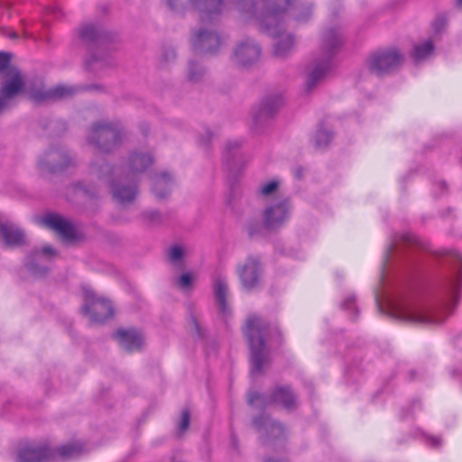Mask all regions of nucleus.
Returning <instances> with one entry per match:
<instances>
[{
	"instance_id": "1",
	"label": "nucleus",
	"mask_w": 462,
	"mask_h": 462,
	"mask_svg": "<svg viewBox=\"0 0 462 462\" xmlns=\"http://www.w3.org/2000/svg\"><path fill=\"white\" fill-rule=\"evenodd\" d=\"M268 328L269 325L256 315L248 316L243 328L251 349L250 364L253 374L261 373L265 362L263 337Z\"/></svg>"
},
{
	"instance_id": "2",
	"label": "nucleus",
	"mask_w": 462,
	"mask_h": 462,
	"mask_svg": "<svg viewBox=\"0 0 462 462\" xmlns=\"http://www.w3.org/2000/svg\"><path fill=\"white\" fill-rule=\"evenodd\" d=\"M401 320L420 327H431L444 320V317L435 310L424 305H408L402 307L396 312Z\"/></svg>"
},
{
	"instance_id": "3",
	"label": "nucleus",
	"mask_w": 462,
	"mask_h": 462,
	"mask_svg": "<svg viewBox=\"0 0 462 462\" xmlns=\"http://www.w3.org/2000/svg\"><path fill=\"white\" fill-rule=\"evenodd\" d=\"M82 311L88 316L93 323H103L114 315V308L110 300L98 298L92 291L85 292V305Z\"/></svg>"
},
{
	"instance_id": "4",
	"label": "nucleus",
	"mask_w": 462,
	"mask_h": 462,
	"mask_svg": "<svg viewBox=\"0 0 462 462\" xmlns=\"http://www.w3.org/2000/svg\"><path fill=\"white\" fill-rule=\"evenodd\" d=\"M402 61V56L394 48L379 50L374 52L367 61L369 70L378 76L388 73Z\"/></svg>"
},
{
	"instance_id": "5",
	"label": "nucleus",
	"mask_w": 462,
	"mask_h": 462,
	"mask_svg": "<svg viewBox=\"0 0 462 462\" xmlns=\"http://www.w3.org/2000/svg\"><path fill=\"white\" fill-rule=\"evenodd\" d=\"M119 137V130L109 124L98 123L93 125L91 142H95L101 152H110Z\"/></svg>"
},
{
	"instance_id": "6",
	"label": "nucleus",
	"mask_w": 462,
	"mask_h": 462,
	"mask_svg": "<svg viewBox=\"0 0 462 462\" xmlns=\"http://www.w3.org/2000/svg\"><path fill=\"white\" fill-rule=\"evenodd\" d=\"M42 225L55 231L63 240L71 241L76 237L75 227L60 215L49 214L41 219Z\"/></svg>"
},
{
	"instance_id": "7",
	"label": "nucleus",
	"mask_w": 462,
	"mask_h": 462,
	"mask_svg": "<svg viewBox=\"0 0 462 462\" xmlns=\"http://www.w3.org/2000/svg\"><path fill=\"white\" fill-rule=\"evenodd\" d=\"M237 273L245 290L255 288L260 281V264L257 259L249 257L237 268Z\"/></svg>"
},
{
	"instance_id": "8",
	"label": "nucleus",
	"mask_w": 462,
	"mask_h": 462,
	"mask_svg": "<svg viewBox=\"0 0 462 462\" xmlns=\"http://www.w3.org/2000/svg\"><path fill=\"white\" fill-rule=\"evenodd\" d=\"M12 80H8L0 88V112L7 106L9 100L23 91L24 79L15 69L10 70Z\"/></svg>"
},
{
	"instance_id": "9",
	"label": "nucleus",
	"mask_w": 462,
	"mask_h": 462,
	"mask_svg": "<svg viewBox=\"0 0 462 462\" xmlns=\"http://www.w3.org/2000/svg\"><path fill=\"white\" fill-rule=\"evenodd\" d=\"M77 89L74 87L66 85H58L48 91L32 88L29 91V98L36 103H40L47 100L66 98L74 95Z\"/></svg>"
},
{
	"instance_id": "10",
	"label": "nucleus",
	"mask_w": 462,
	"mask_h": 462,
	"mask_svg": "<svg viewBox=\"0 0 462 462\" xmlns=\"http://www.w3.org/2000/svg\"><path fill=\"white\" fill-rule=\"evenodd\" d=\"M289 206L286 202L279 203L265 209L263 225L267 229H276L282 226L289 218Z\"/></svg>"
},
{
	"instance_id": "11",
	"label": "nucleus",
	"mask_w": 462,
	"mask_h": 462,
	"mask_svg": "<svg viewBox=\"0 0 462 462\" xmlns=\"http://www.w3.org/2000/svg\"><path fill=\"white\" fill-rule=\"evenodd\" d=\"M52 451L45 447H25L19 450L16 462H51Z\"/></svg>"
},
{
	"instance_id": "12",
	"label": "nucleus",
	"mask_w": 462,
	"mask_h": 462,
	"mask_svg": "<svg viewBox=\"0 0 462 462\" xmlns=\"http://www.w3.org/2000/svg\"><path fill=\"white\" fill-rule=\"evenodd\" d=\"M195 49L204 52H214L220 45V38L214 32L200 30L193 38Z\"/></svg>"
},
{
	"instance_id": "13",
	"label": "nucleus",
	"mask_w": 462,
	"mask_h": 462,
	"mask_svg": "<svg viewBox=\"0 0 462 462\" xmlns=\"http://www.w3.org/2000/svg\"><path fill=\"white\" fill-rule=\"evenodd\" d=\"M0 233L5 245L7 247L21 246L26 242L24 232L14 224L1 225Z\"/></svg>"
},
{
	"instance_id": "14",
	"label": "nucleus",
	"mask_w": 462,
	"mask_h": 462,
	"mask_svg": "<svg viewBox=\"0 0 462 462\" xmlns=\"http://www.w3.org/2000/svg\"><path fill=\"white\" fill-rule=\"evenodd\" d=\"M115 337L128 352L139 350L143 342L142 335L134 329L120 328Z\"/></svg>"
},
{
	"instance_id": "15",
	"label": "nucleus",
	"mask_w": 462,
	"mask_h": 462,
	"mask_svg": "<svg viewBox=\"0 0 462 462\" xmlns=\"http://www.w3.org/2000/svg\"><path fill=\"white\" fill-rule=\"evenodd\" d=\"M237 61L247 66L256 61L260 57V49L256 44L248 41L239 44L235 51Z\"/></svg>"
},
{
	"instance_id": "16",
	"label": "nucleus",
	"mask_w": 462,
	"mask_h": 462,
	"mask_svg": "<svg viewBox=\"0 0 462 462\" xmlns=\"http://www.w3.org/2000/svg\"><path fill=\"white\" fill-rule=\"evenodd\" d=\"M214 294L217 300V303L218 305V308L222 313H226L228 310L227 306V292H228V286L226 280L222 277H217L214 281Z\"/></svg>"
},
{
	"instance_id": "17",
	"label": "nucleus",
	"mask_w": 462,
	"mask_h": 462,
	"mask_svg": "<svg viewBox=\"0 0 462 462\" xmlns=\"http://www.w3.org/2000/svg\"><path fill=\"white\" fill-rule=\"evenodd\" d=\"M83 451V448L80 444H69L60 447L56 452L52 451L53 457L51 459L55 461L57 457L60 460H68L79 457Z\"/></svg>"
},
{
	"instance_id": "18",
	"label": "nucleus",
	"mask_w": 462,
	"mask_h": 462,
	"mask_svg": "<svg viewBox=\"0 0 462 462\" xmlns=\"http://www.w3.org/2000/svg\"><path fill=\"white\" fill-rule=\"evenodd\" d=\"M153 162L152 158L148 154H137L131 155L129 159V166L133 172H142L151 166Z\"/></svg>"
},
{
	"instance_id": "19",
	"label": "nucleus",
	"mask_w": 462,
	"mask_h": 462,
	"mask_svg": "<svg viewBox=\"0 0 462 462\" xmlns=\"http://www.w3.org/2000/svg\"><path fill=\"white\" fill-rule=\"evenodd\" d=\"M210 5L205 6L203 10L199 12V19L201 23H206L216 21L222 10L223 2H208Z\"/></svg>"
},
{
	"instance_id": "20",
	"label": "nucleus",
	"mask_w": 462,
	"mask_h": 462,
	"mask_svg": "<svg viewBox=\"0 0 462 462\" xmlns=\"http://www.w3.org/2000/svg\"><path fill=\"white\" fill-rule=\"evenodd\" d=\"M330 64L326 61L313 69L307 80V87L311 89L315 84L321 80L329 71Z\"/></svg>"
},
{
	"instance_id": "21",
	"label": "nucleus",
	"mask_w": 462,
	"mask_h": 462,
	"mask_svg": "<svg viewBox=\"0 0 462 462\" xmlns=\"http://www.w3.org/2000/svg\"><path fill=\"white\" fill-rule=\"evenodd\" d=\"M273 401L276 402H281L287 409L292 408L295 403L293 393L289 388L285 387L277 388L274 391Z\"/></svg>"
},
{
	"instance_id": "22",
	"label": "nucleus",
	"mask_w": 462,
	"mask_h": 462,
	"mask_svg": "<svg viewBox=\"0 0 462 462\" xmlns=\"http://www.w3.org/2000/svg\"><path fill=\"white\" fill-rule=\"evenodd\" d=\"M136 196L134 187H115L113 189V197L121 204L131 202Z\"/></svg>"
},
{
	"instance_id": "23",
	"label": "nucleus",
	"mask_w": 462,
	"mask_h": 462,
	"mask_svg": "<svg viewBox=\"0 0 462 462\" xmlns=\"http://www.w3.org/2000/svg\"><path fill=\"white\" fill-rule=\"evenodd\" d=\"M434 51V45L431 41H427L422 44L414 46L412 57L419 61L428 58Z\"/></svg>"
},
{
	"instance_id": "24",
	"label": "nucleus",
	"mask_w": 462,
	"mask_h": 462,
	"mask_svg": "<svg viewBox=\"0 0 462 462\" xmlns=\"http://www.w3.org/2000/svg\"><path fill=\"white\" fill-rule=\"evenodd\" d=\"M293 44V37L290 34L286 35L276 43L274 48L275 55L280 57L286 55L292 48Z\"/></svg>"
},
{
	"instance_id": "25",
	"label": "nucleus",
	"mask_w": 462,
	"mask_h": 462,
	"mask_svg": "<svg viewBox=\"0 0 462 462\" xmlns=\"http://www.w3.org/2000/svg\"><path fill=\"white\" fill-rule=\"evenodd\" d=\"M10 55L6 52H0V73H5L7 77L10 78L9 80H12V75L10 74V70L15 69L19 73L20 71L14 68L10 67Z\"/></svg>"
},
{
	"instance_id": "26",
	"label": "nucleus",
	"mask_w": 462,
	"mask_h": 462,
	"mask_svg": "<svg viewBox=\"0 0 462 462\" xmlns=\"http://www.w3.org/2000/svg\"><path fill=\"white\" fill-rule=\"evenodd\" d=\"M339 44L340 41L334 32L331 31L325 34V46L329 52L336 49Z\"/></svg>"
},
{
	"instance_id": "27",
	"label": "nucleus",
	"mask_w": 462,
	"mask_h": 462,
	"mask_svg": "<svg viewBox=\"0 0 462 462\" xmlns=\"http://www.w3.org/2000/svg\"><path fill=\"white\" fill-rule=\"evenodd\" d=\"M80 36L83 40L92 41L97 36V30L95 26L88 24L84 26L80 31Z\"/></svg>"
},
{
	"instance_id": "28",
	"label": "nucleus",
	"mask_w": 462,
	"mask_h": 462,
	"mask_svg": "<svg viewBox=\"0 0 462 462\" xmlns=\"http://www.w3.org/2000/svg\"><path fill=\"white\" fill-rule=\"evenodd\" d=\"M183 249L180 245H174L169 250V257L171 262H178L183 256Z\"/></svg>"
},
{
	"instance_id": "29",
	"label": "nucleus",
	"mask_w": 462,
	"mask_h": 462,
	"mask_svg": "<svg viewBox=\"0 0 462 462\" xmlns=\"http://www.w3.org/2000/svg\"><path fill=\"white\" fill-rule=\"evenodd\" d=\"M189 426V412L188 410H184L181 413V419L179 424V430L180 432H184Z\"/></svg>"
},
{
	"instance_id": "30",
	"label": "nucleus",
	"mask_w": 462,
	"mask_h": 462,
	"mask_svg": "<svg viewBox=\"0 0 462 462\" xmlns=\"http://www.w3.org/2000/svg\"><path fill=\"white\" fill-rule=\"evenodd\" d=\"M278 189V182L275 180H272L268 183L263 185L261 189V192L263 195L268 196L274 192Z\"/></svg>"
},
{
	"instance_id": "31",
	"label": "nucleus",
	"mask_w": 462,
	"mask_h": 462,
	"mask_svg": "<svg viewBox=\"0 0 462 462\" xmlns=\"http://www.w3.org/2000/svg\"><path fill=\"white\" fill-rule=\"evenodd\" d=\"M192 282V276L189 273H183L178 280L179 287L182 289L189 288Z\"/></svg>"
},
{
	"instance_id": "32",
	"label": "nucleus",
	"mask_w": 462,
	"mask_h": 462,
	"mask_svg": "<svg viewBox=\"0 0 462 462\" xmlns=\"http://www.w3.org/2000/svg\"><path fill=\"white\" fill-rule=\"evenodd\" d=\"M170 180L169 175H168L167 173H163V174H162V176L160 177V179L156 181V183H155V187H154V192H155V194H156V196H157L158 198L162 199V198H164V197H165V194H162V193L158 192V191H157V189L162 185V181H164V180L166 181V180Z\"/></svg>"
},
{
	"instance_id": "33",
	"label": "nucleus",
	"mask_w": 462,
	"mask_h": 462,
	"mask_svg": "<svg viewBox=\"0 0 462 462\" xmlns=\"http://www.w3.org/2000/svg\"><path fill=\"white\" fill-rule=\"evenodd\" d=\"M447 24V19L444 16H439L434 23V29L436 32H439Z\"/></svg>"
},
{
	"instance_id": "34",
	"label": "nucleus",
	"mask_w": 462,
	"mask_h": 462,
	"mask_svg": "<svg viewBox=\"0 0 462 462\" xmlns=\"http://www.w3.org/2000/svg\"><path fill=\"white\" fill-rule=\"evenodd\" d=\"M324 138L326 142H328L330 138V134L325 131H319L317 134V146L320 147L322 145L321 139ZM327 143H325L326 144Z\"/></svg>"
},
{
	"instance_id": "35",
	"label": "nucleus",
	"mask_w": 462,
	"mask_h": 462,
	"mask_svg": "<svg viewBox=\"0 0 462 462\" xmlns=\"http://www.w3.org/2000/svg\"><path fill=\"white\" fill-rule=\"evenodd\" d=\"M42 253L45 255H54L55 254V251L51 245H45L42 248Z\"/></svg>"
},
{
	"instance_id": "36",
	"label": "nucleus",
	"mask_w": 462,
	"mask_h": 462,
	"mask_svg": "<svg viewBox=\"0 0 462 462\" xmlns=\"http://www.w3.org/2000/svg\"><path fill=\"white\" fill-rule=\"evenodd\" d=\"M259 398L260 394H258L257 393H254L249 395L248 402L250 404H254Z\"/></svg>"
},
{
	"instance_id": "37",
	"label": "nucleus",
	"mask_w": 462,
	"mask_h": 462,
	"mask_svg": "<svg viewBox=\"0 0 462 462\" xmlns=\"http://www.w3.org/2000/svg\"><path fill=\"white\" fill-rule=\"evenodd\" d=\"M262 113L265 116H270L273 113V110L271 107H269V105H265L262 110Z\"/></svg>"
},
{
	"instance_id": "38",
	"label": "nucleus",
	"mask_w": 462,
	"mask_h": 462,
	"mask_svg": "<svg viewBox=\"0 0 462 462\" xmlns=\"http://www.w3.org/2000/svg\"><path fill=\"white\" fill-rule=\"evenodd\" d=\"M403 239L411 244H414L416 242V239L409 235L404 236Z\"/></svg>"
},
{
	"instance_id": "39",
	"label": "nucleus",
	"mask_w": 462,
	"mask_h": 462,
	"mask_svg": "<svg viewBox=\"0 0 462 462\" xmlns=\"http://www.w3.org/2000/svg\"><path fill=\"white\" fill-rule=\"evenodd\" d=\"M9 37L12 38V39H16L17 38V34L15 32H12L10 34H9Z\"/></svg>"
},
{
	"instance_id": "40",
	"label": "nucleus",
	"mask_w": 462,
	"mask_h": 462,
	"mask_svg": "<svg viewBox=\"0 0 462 462\" xmlns=\"http://www.w3.org/2000/svg\"><path fill=\"white\" fill-rule=\"evenodd\" d=\"M189 77L190 79H195V76L191 71L189 73Z\"/></svg>"
},
{
	"instance_id": "41",
	"label": "nucleus",
	"mask_w": 462,
	"mask_h": 462,
	"mask_svg": "<svg viewBox=\"0 0 462 462\" xmlns=\"http://www.w3.org/2000/svg\"><path fill=\"white\" fill-rule=\"evenodd\" d=\"M458 6L462 9V2H458Z\"/></svg>"
},
{
	"instance_id": "42",
	"label": "nucleus",
	"mask_w": 462,
	"mask_h": 462,
	"mask_svg": "<svg viewBox=\"0 0 462 462\" xmlns=\"http://www.w3.org/2000/svg\"><path fill=\"white\" fill-rule=\"evenodd\" d=\"M249 232V235L252 236L253 235V231L251 229L248 230Z\"/></svg>"
}]
</instances>
